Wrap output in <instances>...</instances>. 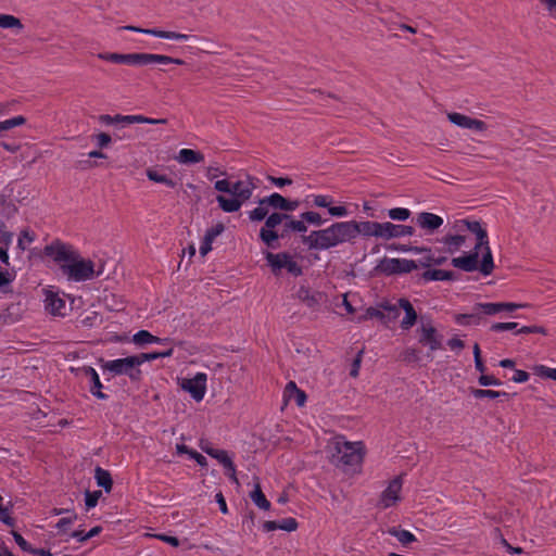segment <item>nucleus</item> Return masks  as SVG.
<instances>
[{"label":"nucleus","mask_w":556,"mask_h":556,"mask_svg":"<svg viewBox=\"0 0 556 556\" xmlns=\"http://www.w3.org/2000/svg\"><path fill=\"white\" fill-rule=\"evenodd\" d=\"M93 139L96 140V144L99 149H105L112 142V136L108 132H100L93 136Z\"/></svg>","instance_id":"52"},{"label":"nucleus","mask_w":556,"mask_h":556,"mask_svg":"<svg viewBox=\"0 0 556 556\" xmlns=\"http://www.w3.org/2000/svg\"><path fill=\"white\" fill-rule=\"evenodd\" d=\"M381 238L390 240L405 236H413L415 232L414 227L407 225H396L390 222L382 223Z\"/></svg>","instance_id":"16"},{"label":"nucleus","mask_w":556,"mask_h":556,"mask_svg":"<svg viewBox=\"0 0 556 556\" xmlns=\"http://www.w3.org/2000/svg\"><path fill=\"white\" fill-rule=\"evenodd\" d=\"M285 219H289V214L282 212H273L271 214H267L265 217L264 226L260 229V240L270 249L278 248V231L275 229L277 226L281 225Z\"/></svg>","instance_id":"7"},{"label":"nucleus","mask_w":556,"mask_h":556,"mask_svg":"<svg viewBox=\"0 0 556 556\" xmlns=\"http://www.w3.org/2000/svg\"><path fill=\"white\" fill-rule=\"evenodd\" d=\"M200 446L204 453L217 459L225 468L231 467L232 459L228 456V453L225 450L205 448L203 443H201Z\"/></svg>","instance_id":"34"},{"label":"nucleus","mask_w":556,"mask_h":556,"mask_svg":"<svg viewBox=\"0 0 556 556\" xmlns=\"http://www.w3.org/2000/svg\"><path fill=\"white\" fill-rule=\"evenodd\" d=\"M216 201L219 207L226 213L238 212L243 204V201L237 197L226 198L224 195H217Z\"/></svg>","instance_id":"28"},{"label":"nucleus","mask_w":556,"mask_h":556,"mask_svg":"<svg viewBox=\"0 0 556 556\" xmlns=\"http://www.w3.org/2000/svg\"><path fill=\"white\" fill-rule=\"evenodd\" d=\"M286 198L280 193L274 192L257 201L258 206L248 213L252 223H258L265 219L268 214V207L283 213Z\"/></svg>","instance_id":"8"},{"label":"nucleus","mask_w":556,"mask_h":556,"mask_svg":"<svg viewBox=\"0 0 556 556\" xmlns=\"http://www.w3.org/2000/svg\"><path fill=\"white\" fill-rule=\"evenodd\" d=\"M101 495H102L101 491H93V492L86 491V496H85L86 508L90 509V508L96 507Z\"/></svg>","instance_id":"50"},{"label":"nucleus","mask_w":556,"mask_h":556,"mask_svg":"<svg viewBox=\"0 0 556 556\" xmlns=\"http://www.w3.org/2000/svg\"><path fill=\"white\" fill-rule=\"evenodd\" d=\"M121 29L147 34V35H151V36H154L157 38H163V39L188 40L189 38H191V36H189V35L180 34V33H176V31L161 30L157 28H140L137 26H131V25L123 26Z\"/></svg>","instance_id":"15"},{"label":"nucleus","mask_w":556,"mask_h":556,"mask_svg":"<svg viewBox=\"0 0 556 556\" xmlns=\"http://www.w3.org/2000/svg\"><path fill=\"white\" fill-rule=\"evenodd\" d=\"M77 518V515L75 513H72L71 516L68 517H63L61 518L58 523L55 525V527L60 530V531H65L66 528L68 526H71L73 523V521Z\"/></svg>","instance_id":"64"},{"label":"nucleus","mask_w":556,"mask_h":556,"mask_svg":"<svg viewBox=\"0 0 556 556\" xmlns=\"http://www.w3.org/2000/svg\"><path fill=\"white\" fill-rule=\"evenodd\" d=\"M420 279L424 281H431V280H457L458 275L455 271L452 270H443V269H427L425 270Z\"/></svg>","instance_id":"23"},{"label":"nucleus","mask_w":556,"mask_h":556,"mask_svg":"<svg viewBox=\"0 0 556 556\" xmlns=\"http://www.w3.org/2000/svg\"><path fill=\"white\" fill-rule=\"evenodd\" d=\"M418 226L422 229L433 232L443 225L442 217L428 212L419 213L416 219Z\"/></svg>","instance_id":"20"},{"label":"nucleus","mask_w":556,"mask_h":556,"mask_svg":"<svg viewBox=\"0 0 556 556\" xmlns=\"http://www.w3.org/2000/svg\"><path fill=\"white\" fill-rule=\"evenodd\" d=\"M380 307H382L384 311L388 327L390 324L397 320L401 313L400 299L397 300V303H391L388 300H383L380 302Z\"/></svg>","instance_id":"26"},{"label":"nucleus","mask_w":556,"mask_h":556,"mask_svg":"<svg viewBox=\"0 0 556 556\" xmlns=\"http://www.w3.org/2000/svg\"><path fill=\"white\" fill-rule=\"evenodd\" d=\"M181 388L189 392L193 400L201 401L206 390V375L198 372L192 379H184Z\"/></svg>","instance_id":"12"},{"label":"nucleus","mask_w":556,"mask_h":556,"mask_svg":"<svg viewBox=\"0 0 556 556\" xmlns=\"http://www.w3.org/2000/svg\"><path fill=\"white\" fill-rule=\"evenodd\" d=\"M516 333H540L546 336L547 329L543 326H522L521 328L517 329Z\"/></svg>","instance_id":"54"},{"label":"nucleus","mask_w":556,"mask_h":556,"mask_svg":"<svg viewBox=\"0 0 556 556\" xmlns=\"http://www.w3.org/2000/svg\"><path fill=\"white\" fill-rule=\"evenodd\" d=\"M147 177L151 181H154L157 184H164L169 188H175L177 186V182L174 179H172L170 177H168L164 174L159 173L157 170H155L153 168L147 169Z\"/></svg>","instance_id":"37"},{"label":"nucleus","mask_w":556,"mask_h":556,"mask_svg":"<svg viewBox=\"0 0 556 556\" xmlns=\"http://www.w3.org/2000/svg\"><path fill=\"white\" fill-rule=\"evenodd\" d=\"M382 223L378 222H336L329 227L313 230L302 236V243L308 250H329L344 242H352L357 236L381 238Z\"/></svg>","instance_id":"1"},{"label":"nucleus","mask_w":556,"mask_h":556,"mask_svg":"<svg viewBox=\"0 0 556 556\" xmlns=\"http://www.w3.org/2000/svg\"><path fill=\"white\" fill-rule=\"evenodd\" d=\"M0 27L3 29H15L17 33L24 29L22 21L11 14H0Z\"/></svg>","instance_id":"36"},{"label":"nucleus","mask_w":556,"mask_h":556,"mask_svg":"<svg viewBox=\"0 0 556 556\" xmlns=\"http://www.w3.org/2000/svg\"><path fill=\"white\" fill-rule=\"evenodd\" d=\"M173 353H174V349L169 348V349H167L165 351H161V352L140 353V354H137L134 356H135V358H137V365L139 367L144 362H150V361H154V359L163 358V357H169L173 355Z\"/></svg>","instance_id":"35"},{"label":"nucleus","mask_w":556,"mask_h":556,"mask_svg":"<svg viewBox=\"0 0 556 556\" xmlns=\"http://www.w3.org/2000/svg\"><path fill=\"white\" fill-rule=\"evenodd\" d=\"M72 371H75L76 375H83L90 380L89 391L90 393L99 400H106L108 394L102 392V383L100 381L99 375L96 369L91 366H83L80 368H71Z\"/></svg>","instance_id":"10"},{"label":"nucleus","mask_w":556,"mask_h":556,"mask_svg":"<svg viewBox=\"0 0 556 556\" xmlns=\"http://www.w3.org/2000/svg\"><path fill=\"white\" fill-rule=\"evenodd\" d=\"M388 533L396 538L397 541L403 545H407L416 541V536L412 532L407 530L397 529L395 527L389 528Z\"/></svg>","instance_id":"38"},{"label":"nucleus","mask_w":556,"mask_h":556,"mask_svg":"<svg viewBox=\"0 0 556 556\" xmlns=\"http://www.w3.org/2000/svg\"><path fill=\"white\" fill-rule=\"evenodd\" d=\"M447 118L452 124H454L458 127H462V128H466V129L484 131L488 128V125L483 121L477 119V118H471L467 115L456 113V112L448 113Z\"/></svg>","instance_id":"14"},{"label":"nucleus","mask_w":556,"mask_h":556,"mask_svg":"<svg viewBox=\"0 0 556 556\" xmlns=\"http://www.w3.org/2000/svg\"><path fill=\"white\" fill-rule=\"evenodd\" d=\"M13 240V232L5 230L0 233V262L9 266V254L8 250Z\"/></svg>","instance_id":"32"},{"label":"nucleus","mask_w":556,"mask_h":556,"mask_svg":"<svg viewBox=\"0 0 556 556\" xmlns=\"http://www.w3.org/2000/svg\"><path fill=\"white\" fill-rule=\"evenodd\" d=\"M103 370H108L113 375H126L131 381L141 380L142 371L138 368L137 358L134 355L125 358H117L104 362L101 359Z\"/></svg>","instance_id":"6"},{"label":"nucleus","mask_w":556,"mask_h":556,"mask_svg":"<svg viewBox=\"0 0 556 556\" xmlns=\"http://www.w3.org/2000/svg\"><path fill=\"white\" fill-rule=\"evenodd\" d=\"M400 306L401 309H403L405 313L403 319L401 320V329L409 330L413 326L416 325L418 320V314L410 301L406 298L400 299Z\"/></svg>","instance_id":"19"},{"label":"nucleus","mask_w":556,"mask_h":556,"mask_svg":"<svg viewBox=\"0 0 556 556\" xmlns=\"http://www.w3.org/2000/svg\"><path fill=\"white\" fill-rule=\"evenodd\" d=\"M400 258L383 257L374 268V275H399Z\"/></svg>","instance_id":"22"},{"label":"nucleus","mask_w":556,"mask_h":556,"mask_svg":"<svg viewBox=\"0 0 556 556\" xmlns=\"http://www.w3.org/2000/svg\"><path fill=\"white\" fill-rule=\"evenodd\" d=\"M400 263H401V265H399V275L407 274V273H410L412 270L418 268L417 262H415L413 260L400 258Z\"/></svg>","instance_id":"53"},{"label":"nucleus","mask_w":556,"mask_h":556,"mask_svg":"<svg viewBox=\"0 0 556 556\" xmlns=\"http://www.w3.org/2000/svg\"><path fill=\"white\" fill-rule=\"evenodd\" d=\"M278 525H279V529L288 531V532L295 531L299 526L298 521L292 517L285 518L281 521H278Z\"/></svg>","instance_id":"59"},{"label":"nucleus","mask_w":556,"mask_h":556,"mask_svg":"<svg viewBox=\"0 0 556 556\" xmlns=\"http://www.w3.org/2000/svg\"><path fill=\"white\" fill-rule=\"evenodd\" d=\"M367 316L371 317V319H378L383 326L388 327L386 321L384 311L380 307V302L376 304V306L367 307Z\"/></svg>","instance_id":"45"},{"label":"nucleus","mask_w":556,"mask_h":556,"mask_svg":"<svg viewBox=\"0 0 556 556\" xmlns=\"http://www.w3.org/2000/svg\"><path fill=\"white\" fill-rule=\"evenodd\" d=\"M533 371L535 375L542 378L556 380V368H549L544 365H536L533 367Z\"/></svg>","instance_id":"47"},{"label":"nucleus","mask_w":556,"mask_h":556,"mask_svg":"<svg viewBox=\"0 0 556 556\" xmlns=\"http://www.w3.org/2000/svg\"><path fill=\"white\" fill-rule=\"evenodd\" d=\"M455 321L459 325L468 326V325H479L482 320V315L480 309H476V304L472 307V312L470 314H456L454 317Z\"/></svg>","instance_id":"30"},{"label":"nucleus","mask_w":556,"mask_h":556,"mask_svg":"<svg viewBox=\"0 0 556 556\" xmlns=\"http://www.w3.org/2000/svg\"><path fill=\"white\" fill-rule=\"evenodd\" d=\"M255 527V513L253 510H249L242 521V529L244 532L253 533Z\"/></svg>","instance_id":"51"},{"label":"nucleus","mask_w":556,"mask_h":556,"mask_svg":"<svg viewBox=\"0 0 556 556\" xmlns=\"http://www.w3.org/2000/svg\"><path fill=\"white\" fill-rule=\"evenodd\" d=\"M22 317V309L20 303H12L8 305L2 314H0V321L3 324H14Z\"/></svg>","instance_id":"27"},{"label":"nucleus","mask_w":556,"mask_h":556,"mask_svg":"<svg viewBox=\"0 0 556 556\" xmlns=\"http://www.w3.org/2000/svg\"><path fill=\"white\" fill-rule=\"evenodd\" d=\"M100 60L108 61L115 64H126L134 66H144L149 64H176L184 65L186 62L182 59H177L163 54H154V53H143V52H134V53H117V52H100L97 54Z\"/></svg>","instance_id":"4"},{"label":"nucleus","mask_w":556,"mask_h":556,"mask_svg":"<svg viewBox=\"0 0 556 556\" xmlns=\"http://www.w3.org/2000/svg\"><path fill=\"white\" fill-rule=\"evenodd\" d=\"M287 258H290V254L287 252L273 253L267 251L265 253L267 265L275 276H278L282 268H286Z\"/></svg>","instance_id":"21"},{"label":"nucleus","mask_w":556,"mask_h":556,"mask_svg":"<svg viewBox=\"0 0 556 556\" xmlns=\"http://www.w3.org/2000/svg\"><path fill=\"white\" fill-rule=\"evenodd\" d=\"M518 324L514 321L508 323H495L490 327V330L493 332H501L506 330H514L517 329Z\"/></svg>","instance_id":"57"},{"label":"nucleus","mask_w":556,"mask_h":556,"mask_svg":"<svg viewBox=\"0 0 556 556\" xmlns=\"http://www.w3.org/2000/svg\"><path fill=\"white\" fill-rule=\"evenodd\" d=\"M476 309H480L481 315H495L502 313V302L476 303Z\"/></svg>","instance_id":"41"},{"label":"nucleus","mask_w":556,"mask_h":556,"mask_svg":"<svg viewBox=\"0 0 556 556\" xmlns=\"http://www.w3.org/2000/svg\"><path fill=\"white\" fill-rule=\"evenodd\" d=\"M296 299L305 304L312 311H318L326 301L325 293L320 291H312L308 287L300 286L295 293Z\"/></svg>","instance_id":"11"},{"label":"nucleus","mask_w":556,"mask_h":556,"mask_svg":"<svg viewBox=\"0 0 556 556\" xmlns=\"http://www.w3.org/2000/svg\"><path fill=\"white\" fill-rule=\"evenodd\" d=\"M46 256L60 264V269L68 280L86 281L96 275L94 264L90 260H84L71 245L60 240H54L43 249Z\"/></svg>","instance_id":"2"},{"label":"nucleus","mask_w":556,"mask_h":556,"mask_svg":"<svg viewBox=\"0 0 556 556\" xmlns=\"http://www.w3.org/2000/svg\"><path fill=\"white\" fill-rule=\"evenodd\" d=\"M25 123H26V118L24 116H22V115L12 117V118L3 121V122H0V134L2 131L10 130V129H12V128H14L16 126L24 125Z\"/></svg>","instance_id":"44"},{"label":"nucleus","mask_w":556,"mask_h":556,"mask_svg":"<svg viewBox=\"0 0 556 556\" xmlns=\"http://www.w3.org/2000/svg\"><path fill=\"white\" fill-rule=\"evenodd\" d=\"M306 222L302 218L300 220L294 219V217L291 215L290 220V228H293V231L302 233V236H306L305 232L307 231V226L305 224Z\"/></svg>","instance_id":"61"},{"label":"nucleus","mask_w":556,"mask_h":556,"mask_svg":"<svg viewBox=\"0 0 556 556\" xmlns=\"http://www.w3.org/2000/svg\"><path fill=\"white\" fill-rule=\"evenodd\" d=\"M283 394L287 400H294L299 407L304 406L307 399L305 392L299 389L294 381L287 383Z\"/></svg>","instance_id":"24"},{"label":"nucleus","mask_w":556,"mask_h":556,"mask_svg":"<svg viewBox=\"0 0 556 556\" xmlns=\"http://www.w3.org/2000/svg\"><path fill=\"white\" fill-rule=\"evenodd\" d=\"M250 497L258 508L264 510H268L270 508V502L263 493L258 481L255 483L254 489L251 491Z\"/></svg>","instance_id":"33"},{"label":"nucleus","mask_w":556,"mask_h":556,"mask_svg":"<svg viewBox=\"0 0 556 556\" xmlns=\"http://www.w3.org/2000/svg\"><path fill=\"white\" fill-rule=\"evenodd\" d=\"M94 478L99 486L103 488L106 493L111 492L113 486V479L109 470L98 466L94 469Z\"/></svg>","instance_id":"31"},{"label":"nucleus","mask_w":556,"mask_h":556,"mask_svg":"<svg viewBox=\"0 0 556 556\" xmlns=\"http://www.w3.org/2000/svg\"><path fill=\"white\" fill-rule=\"evenodd\" d=\"M15 279V273H11L8 269H0V291L7 293L9 292V287Z\"/></svg>","instance_id":"43"},{"label":"nucleus","mask_w":556,"mask_h":556,"mask_svg":"<svg viewBox=\"0 0 556 556\" xmlns=\"http://www.w3.org/2000/svg\"><path fill=\"white\" fill-rule=\"evenodd\" d=\"M45 308L48 313L54 316H64L65 300L53 291H46Z\"/></svg>","instance_id":"17"},{"label":"nucleus","mask_w":556,"mask_h":556,"mask_svg":"<svg viewBox=\"0 0 556 556\" xmlns=\"http://www.w3.org/2000/svg\"><path fill=\"white\" fill-rule=\"evenodd\" d=\"M402 477L397 476L392 479L387 489L381 493L379 504L383 508L393 506L400 500V492L402 489Z\"/></svg>","instance_id":"13"},{"label":"nucleus","mask_w":556,"mask_h":556,"mask_svg":"<svg viewBox=\"0 0 556 556\" xmlns=\"http://www.w3.org/2000/svg\"><path fill=\"white\" fill-rule=\"evenodd\" d=\"M363 442H348L344 438H338L334 442L332 463L337 467H351L361 465L364 458Z\"/></svg>","instance_id":"5"},{"label":"nucleus","mask_w":556,"mask_h":556,"mask_svg":"<svg viewBox=\"0 0 556 556\" xmlns=\"http://www.w3.org/2000/svg\"><path fill=\"white\" fill-rule=\"evenodd\" d=\"M300 217L307 224L314 225L316 227H319L325 223V219H323L321 215L315 211L303 212Z\"/></svg>","instance_id":"42"},{"label":"nucleus","mask_w":556,"mask_h":556,"mask_svg":"<svg viewBox=\"0 0 556 556\" xmlns=\"http://www.w3.org/2000/svg\"><path fill=\"white\" fill-rule=\"evenodd\" d=\"M181 164H193L204 161V155L200 151L192 149H181L176 157Z\"/></svg>","instance_id":"29"},{"label":"nucleus","mask_w":556,"mask_h":556,"mask_svg":"<svg viewBox=\"0 0 556 556\" xmlns=\"http://www.w3.org/2000/svg\"><path fill=\"white\" fill-rule=\"evenodd\" d=\"M477 242L473 251L464 256L452 258V265L464 271L480 270L484 276L492 274L494 269V261L489 245L488 232L481 228L477 233Z\"/></svg>","instance_id":"3"},{"label":"nucleus","mask_w":556,"mask_h":556,"mask_svg":"<svg viewBox=\"0 0 556 556\" xmlns=\"http://www.w3.org/2000/svg\"><path fill=\"white\" fill-rule=\"evenodd\" d=\"M112 119H113V125L122 124L123 126L135 124V121H137L135 115H122V114H116V115L112 116Z\"/></svg>","instance_id":"60"},{"label":"nucleus","mask_w":556,"mask_h":556,"mask_svg":"<svg viewBox=\"0 0 556 556\" xmlns=\"http://www.w3.org/2000/svg\"><path fill=\"white\" fill-rule=\"evenodd\" d=\"M465 241L466 237L463 235H447L442 239V242L447 245L450 253L458 251Z\"/></svg>","instance_id":"39"},{"label":"nucleus","mask_w":556,"mask_h":556,"mask_svg":"<svg viewBox=\"0 0 556 556\" xmlns=\"http://www.w3.org/2000/svg\"><path fill=\"white\" fill-rule=\"evenodd\" d=\"M419 358V351L414 348H408L402 353V359L406 363H416Z\"/></svg>","instance_id":"56"},{"label":"nucleus","mask_w":556,"mask_h":556,"mask_svg":"<svg viewBox=\"0 0 556 556\" xmlns=\"http://www.w3.org/2000/svg\"><path fill=\"white\" fill-rule=\"evenodd\" d=\"M13 538H14V541L15 543L24 551V552H27V553H30L31 549H33V546L17 532V531H12L11 532Z\"/></svg>","instance_id":"62"},{"label":"nucleus","mask_w":556,"mask_h":556,"mask_svg":"<svg viewBox=\"0 0 556 556\" xmlns=\"http://www.w3.org/2000/svg\"><path fill=\"white\" fill-rule=\"evenodd\" d=\"M146 535L161 540V541L172 545L173 547H178L180 545V541L176 536H172V535H167V534H150V533H148Z\"/></svg>","instance_id":"58"},{"label":"nucleus","mask_w":556,"mask_h":556,"mask_svg":"<svg viewBox=\"0 0 556 556\" xmlns=\"http://www.w3.org/2000/svg\"><path fill=\"white\" fill-rule=\"evenodd\" d=\"M286 269L294 277H299L303 274L302 267L292 258L291 255L290 258H287Z\"/></svg>","instance_id":"55"},{"label":"nucleus","mask_w":556,"mask_h":556,"mask_svg":"<svg viewBox=\"0 0 556 556\" xmlns=\"http://www.w3.org/2000/svg\"><path fill=\"white\" fill-rule=\"evenodd\" d=\"M256 188L255 184L253 182L252 178L249 176L248 181H236L233 184L230 182V190L229 194L232 197H237L243 202L248 201L253 193V190Z\"/></svg>","instance_id":"18"},{"label":"nucleus","mask_w":556,"mask_h":556,"mask_svg":"<svg viewBox=\"0 0 556 556\" xmlns=\"http://www.w3.org/2000/svg\"><path fill=\"white\" fill-rule=\"evenodd\" d=\"M410 211L404 207H395L388 211V216L393 220L404 222L410 217Z\"/></svg>","instance_id":"46"},{"label":"nucleus","mask_w":556,"mask_h":556,"mask_svg":"<svg viewBox=\"0 0 556 556\" xmlns=\"http://www.w3.org/2000/svg\"><path fill=\"white\" fill-rule=\"evenodd\" d=\"M478 382L482 387L501 386L502 384V381L500 379L495 378L494 376H490V375H481L478 378Z\"/></svg>","instance_id":"63"},{"label":"nucleus","mask_w":556,"mask_h":556,"mask_svg":"<svg viewBox=\"0 0 556 556\" xmlns=\"http://www.w3.org/2000/svg\"><path fill=\"white\" fill-rule=\"evenodd\" d=\"M132 341L135 344L143 345L148 343H161L166 344L170 342L169 338H159L156 336H153L148 330H139L137 333L134 334Z\"/></svg>","instance_id":"25"},{"label":"nucleus","mask_w":556,"mask_h":556,"mask_svg":"<svg viewBox=\"0 0 556 556\" xmlns=\"http://www.w3.org/2000/svg\"><path fill=\"white\" fill-rule=\"evenodd\" d=\"M389 249L396 250V251H403V252H414V253H421V252H430L429 248L425 247H415V245H406V244H391Z\"/></svg>","instance_id":"48"},{"label":"nucleus","mask_w":556,"mask_h":556,"mask_svg":"<svg viewBox=\"0 0 556 556\" xmlns=\"http://www.w3.org/2000/svg\"><path fill=\"white\" fill-rule=\"evenodd\" d=\"M416 332L418 334V343L424 346H428L431 352L441 350L443 348V337L438 332L431 320L424 321L422 318L421 324L417 328Z\"/></svg>","instance_id":"9"},{"label":"nucleus","mask_w":556,"mask_h":556,"mask_svg":"<svg viewBox=\"0 0 556 556\" xmlns=\"http://www.w3.org/2000/svg\"><path fill=\"white\" fill-rule=\"evenodd\" d=\"M471 394L476 399H497L500 396L509 397V394L507 392H501V391H494V390H486V389H471Z\"/></svg>","instance_id":"40"},{"label":"nucleus","mask_w":556,"mask_h":556,"mask_svg":"<svg viewBox=\"0 0 556 556\" xmlns=\"http://www.w3.org/2000/svg\"><path fill=\"white\" fill-rule=\"evenodd\" d=\"M224 230L225 225L222 222H219L205 231L204 238L213 242L217 236L224 232Z\"/></svg>","instance_id":"49"}]
</instances>
